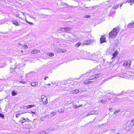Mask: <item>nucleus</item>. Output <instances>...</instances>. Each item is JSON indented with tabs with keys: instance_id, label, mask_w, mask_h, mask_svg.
<instances>
[{
	"instance_id": "nucleus-1",
	"label": "nucleus",
	"mask_w": 134,
	"mask_h": 134,
	"mask_svg": "<svg viewBox=\"0 0 134 134\" xmlns=\"http://www.w3.org/2000/svg\"><path fill=\"white\" fill-rule=\"evenodd\" d=\"M120 31L119 28L114 29L109 33V37L110 38H113L118 35Z\"/></svg>"
},
{
	"instance_id": "nucleus-2",
	"label": "nucleus",
	"mask_w": 134,
	"mask_h": 134,
	"mask_svg": "<svg viewBox=\"0 0 134 134\" xmlns=\"http://www.w3.org/2000/svg\"><path fill=\"white\" fill-rule=\"evenodd\" d=\"M98 110H92L91 111L88 112L87 114L85 115L84 116V117H86L92 115H96L98 114Z\"/></svg>"
},
{
	"instance_id": "nucleus-3",
	"label": "nucleus",
	"mask_w": 134,
	"mask_h": 134,
	"mask_svg": "<svg viewBox=\"0 0 134 134\" xmlns=\"http://www.w3.org/2000/svg\"><path fill=\"white\" fill-rule=\"evenodd\" d=\"M41 98L42 101L44 104H46L48 103L47 98L46 96L42 95L41 96Z\"/></svg>"
},
{
	"instance_id": "nucleus-4",
	"label": "nucleus",
	"mask_w": 134,
	"mask_h": 134,
	"mask_svg": "<svg viewBox=\"0 0 134 134\" xmlns=\"http://www.w3.org/2000/svg\"><path fill=\"white\" fill-rule=\"evenodd\" d=\"M131 63L130 61H125L123 63V65L125 67L129 68L130 67Z\"/></svg>"
},
{
	"instance_id": "nucleus-5",
	"label": "nucleus",
	"mask_w": 134,
	"mask_h": 134,
	"mask_svg": "<svg viewBox=\"0 0 134 134\" xmlns=\"http://www.w3.org/2000/svg\"><path fill=\"white\" fill-rule=\"evenodd\" d=\"M55 51L56 52L59 53H65L66 52L65 49H62L59 48H56L55 49Z\"/></svg>"
},
{
	"instance_id": "nucleus-6",
	"label": "nucleus",
	"mask_w": 134,
	"mask_h": 134,
	"mask_svg": "<svg viewBox=\"0 0 134 134\" xmlns=\"http://www.w3.org/2000/svg\"><path fill=\"white\" fill-rule=\"evenodd\" d=\"M91 41L90 40H87L83 43H82V44L83 46L84 45H89L91 44Z\"/></svg>"
},
{
	"instance_id": "nucleus-7",
	"label": "nucleus",
	"mask_w": 134,
	"mask_h": 134,
	"mask_svg": "<svg viewBox=\"0 0 134 134\" xmlns=\"http://www.w3.org/2000/svg\"><path fill=\"white\" fill-rule=\"evenodd\" d=\"M35 107V105L34 104H32L30 105H25V108L26 109L30 108L32 107Z\"/></svg>"
},
{
	"instance_id": "nucleus-8",
	"label": "nucleus",
	"mask_w": 134,
	"mask_h": 134,
	"mask_svg": "<svg viewBox=\"0 0 134 134\" xmlns=\"http://www.w3.org/2000/svg\"><path fill=\"white\" fill-rule=\"evenodd\" d=\"M105 37L104 36H102L100 39V42L101 43H102L105 42Z\"/></svg>"
},
{
	"instance_id": "nucleus-9",
	"label": "nucleus",
	"mask_w": 134,
	"mask_h": 134,
	"mask_svg": "<svg viewBox=\"0 0 134 134\" xmlns=\"http://www.w3.org/2000/svg\"><path fill=\"white\" fill-rule=\"evenodd\" d=\"M40 52L36 49H35L33 51L31 52L32 54L39 53H40Z\"/></svg>"
},
{
	"instance_id": "nucleus-10",
	"label": "nucleus",
	"mask_w": 134,
	"mask_h": 134,
	"mask_svg": "<svg viewBox=\"0 0 134 134\" xmlns=\"http://www.w3.org/2000/svg\"><path fill=\"white\" fill-rule=\"evenodd\" d=\"M134 27V22L133 23H130L127 25L128 28H130Z\"/></svg>"
},
{
	"instance_id": "nucleus-11",
	"label": "nucleus",
	"mask_w": 134,
	"mask_h": 134,
	"mask_svg": "<svg viewBox=\"0 0 134 134\" xmlns=\"http://www.w3.org/2000/svg\"><path fill=\"white\" fill-rule=\"evenodd\" d=\"M12 23L16 26H19L20 25L17 21L15 20H13L12 21Z\"/></svg>"
},
{
	"instance_id": "nucleus-12",
	"label": "nucleus",
	"mask_w": 134,
	"mask_h": 134,
	"mask_svg": "<svg viewBox=\"0 0 134 134\" xmlns=\"http://www.w3.org/2000/svg\"><path fill=\"white\" fill-rule=\"evenodd\" d=\"M31 85L33 87H36L37 86L38 83L37 82H32L31 83Z\"/></svg>"
},
{
	"instance_id": "nucleus-13",
	"label": "nucleus",
	"mask_w": 134,
	"mask_h": 134,
	"mask_svg": "<svg viewBox=\"0 0 134 134\" xmlns=\"http://www.w3.org/2000/svg\"><path fill=\"white\" fill-rule=\"evenodd\" d=\"M64 110L63 108L60 109L58 111V112H59L60 114H62L63 113L64 111Z\"/></svg>"
},
{
	"instance_id": "nucleus-14",
	"label": "nucleus",
	"mask_w": 134,
	"mask_h": 134,
	"mask_svg": "<svg viewBox=\"0 0 134 134\" xmlns=\"http://www.w3.org/2000/svg\"><path fill=\"white\" fill-rule=\"evenodd\" d=\"M60 30V31L63 32H66V28H62L60 27L59 29Z\"/></svg>"
},
{
	"instance_id": "nucleus-15",
	"label": "nucleus",
	"mask_w": 134,
	"mask_h": 134,
	"mask_svg": "<svg viewBox=\"0 0 134 134\" xmlns=\"http://www.w3.org/2000/svg\"><path fill=\"white\" fill-rule=\"evenodd\" d=\"M118 52L117 51H116L113 54V57L112 58V59L115 58L118 54Z\"/></svg>"
},
{
	"instance_id": "nucleus-16",
	"label": "nucleus",
	"mask_w": 134,
	"mask_h": 134,
	"mask_svg": "<svg viewBox=\"0 0 134 134\" xmlns=\"http://www.w3.org/2000/svg\"><path fill=\"white\" fill-rule=\"evenodd\" d=\"M26 121V119L23 118H21L20 119V121L23 123Z\"/></svg>"
},
{
	"instance_id": "nucleus-17",
	"label": "nucleus",
	"mask_w": 134,
	"mask_h": 134,
	"mask_svg": "<svg viewBox=\"0 0 134 134\" xmlns=\"http://www.w3.org/2000/svg\"><path fill=\"white\" fill-rule=\"evenodd\" d=\"M67 38L68 39L69 41L71 42H74V40L73 39L72 36L71 37L69 36L68 37H67Z\"/></svg>"
},
{
	"instance_id": "nucleus-18",
	"label": "nucleus",
	"mask_w": 134,
	"mask_h": 134,
	"mask_svg": "<svg viewBox=\"0 0 134 134\" xmlns=\"http://www.w3.org/2000/svg\"><path fill=\"white\" fill-rule=\"evenodd\" d=\"M15 69L10 68V72L11 73H13V74H15V73L16 72L15 70Z\"/></svg>"
},
{
	"instance_id": "nucleus-19",
	"label": "nucleus",
	"mask_w": 134,
	"mask_h": 134,
	"mask_svg": "<svg viewBox=\"0 0 134 134\" xmlns=\"http://www.w3.org/2000/svg\"><path fill=\"white\" fill-rule=\"evenodd\" d=\"M79 91L78 90H73L71 92L72 93H79Z\"/></svg>"
},
{
	"instance_id": "nucleus-20",
	"label": "nucleus",
	"mask_w": 134,
	"mask_h": 134,
	"mask_svg": "<svg viewBox=\"0 0 134 134\" xmlns=\"http://www.w3.org/2000/svg\"><path fill=\"white\" fill-rule=\"evenodd\" d=\"M82 105H79V106H77L75 104H72V105L73 107L74 108H77L78 107H80Z\"/></svg>"
},
{
	"instance_id": "nucleus-21",
	"label": "nucleus",
	"mask_w": 134,
	"mask_h": 134,
	"mask_svg": "<svg viewBox=\"0 0 134 134\" xmlns=\"http://www.w3.org/2000/svg\"><path fill=\"white\" fill-rule=\"evenodd\" d=\"M12 96H15L17 94V93L16 91L15 92L14 91H13L12 92Z\"/></svg>"
},
{
	"instance_id": "nucleus-22",
	"label": "nucleus",
	"mask_w": 134,
	"mask_h": 134,
	"mask_svg": "<svg viewBox=\"0 0 134 134\" xmlns=\"http://www.w3.org/2000/svg\"><path fill=\"white\" fill-rule=\"evenodd\" d=\"M127 2L129 3H131L130 5H131L134 3V0H128Z\"/></svg>"
},
{
	"instance_id": "nucleus-23",
	"label": "nucleus",
	"mask_w": 134,
	"mask_h": 134,
	"mask_svg": "<svg viewBox=\"0 0 134 134\" xmlns=\"http://www.w3.org/2000/svg\"><path fill=\"white\" fill-rule=\"evenodd\" d=\"M47 55H48L50 57H52L54 55V54L52 53H47Z\"/></svg>"
},
{
	"instance_id": "nucleus-24",
	"label": "nucleus",
	"mask_w": 134,
	"mask_h": 134,
	"mask_svg": "<svg viewBox=\"0 0 134 134\" xmlns=\"http://www.w3.org/2000/svg\"><path fill=\"white\" fill-rule=\"evenodd\" d=\"M81 44V43L80 42H79L77 44H75V46L76 47H78L79 46H80Z\"/></svg>"
},
{
	"instance_id": "nucleus-25",
	"label": "nucleus",
	"mask_w": 134,
	"mask_h": 134,
	"mask_svg": "<svg viewBox=\"0 0 134 134\" xmlns=\"http://www.w3.org/2000/svg\"><path fill=\"white\" fill-rule=\"evenodd\" d=\"M56 114H57L56 112H53L51 113V116H53L54 115Z\"/></svg>"
},
{
	"instance_id": "nucleus-26",
	"label": "nucleus",
	"mask_w": 134,
	"mask_h": 134,
	"mask_svg": "<svg viewBox=\"0 0 134 134\" xmlns=\"http://www.w3.org/2000/svg\"><path fill=\"white\" fill-rule=\"evenodd\" d=\"M71 30V29L69 28H66V32H68L70 31V30Z\"/></svg>"
},
{
	"instance_id": "nucleus-27",
	"label": "nucleus",
	"mask_w": 134,
	"mask_h": 134,
	"mask_svg": "<svg viewBox=\"0 0 134 134\" xmlns=\"http://www.w3.org/2000/svg\"><path fill=\"white\" fill-rule=\"evenodd\" d=\"M73 39L74 40V42L76 41L77 40V37L72 36Z\"/></svg>"
},
{
	"instance_id": "nucleus-28",
	"label": "nucleus",
	"mask_w": 134,
	"mask_h": 134,
	"mask_svg": "<svg viewBox=\"0 0 134 134\" xmlns=\"http://www.w3.org/2000/svg\"><path fill=\"white\" fill-rule=\"evenodd\" d=\"M22 47H24V48L26 49L28 48V47L27 45L24 44L22 45Z\"/></svg>"
},
{
	"instance_id": "nucleus-29",
	"label": "nucleus",
	"mask_w": 134,
	"mask_h": 134,
	"mask_svg": "<svg viewBox=\"0 0 134 134\" xmlns=\"http://www.w3.org/2000/svg\"><path fill=\"white\" fill-rule=\"evenodd\" d=\"M120 111V110H117L116 111L114 112L113 114L114 115H116V114H117L118 112H119Z\"/></svg>"
},
{
	"instance_id": "nucleus-30",
	"label": "nucleus",
	"mask_w": 134,
	"mask_h": 134,
	"mask_svg": "<svg viewBox=\"0 0 134 134\" xmlns=\"http://www.w3.org/2000/svg\"><path fill=\"white\" fill-rule=\"evenodd\" d=\"M95 76L94 75L93 76L91 77H90V80H93L95 79Z\"/></svg>"
},
{
	"instance_id": "nucleus-31",
	"label": "nucleus",
	"mask_w": 134,
	"mask_h": 134,
	"mask_svg": "<svg viewBox=\"0 0 134 134\" xmlns=\"http://www.w3.org/2000/svg\"><path fill=\"white\" fill-rule=\"evenodd\" d=\"M116 100V99L115 98H113L110 99L111 101L112 102H114Z\"/></svg>"
},
{
	"instance_id": "nucleus-32",
	"label": "nucleus",
	"mask_w": 134,
	"mask_h": 134,
	"mask_svg": "<svg viewBox=\"0 0 134 134\" xmlns=\"http://www.w3.org/2000/svg\"><path fill=\"white\" fill-rule=\"evenodd\" d=\"M119 5L118 4V5H116L115 6L113 7V9H116L119 6Z\"/></svg>"
},
{
	"instance_id": "nucleus-33",
	"label": "nucleus",
	"mask_w": 134,
	"mask_h": 134,
	"mask_svg": "<svg viewBox=\"0 0 134 134\" xmlns=\"http://www.w3.org/2000/svg\"><path fill=\"white\" fill-rule=\"evenodd\" d=\"M54 129L53 128H49L47 129V131H48L49 132L50 131H53Z\"/></svg>"
},
{
	"instance_id": "nucleus-34",
	"label": "nucleus",
	"mask_w": 134,
	"mask_h": 134,
	"mask_svg": "<svg viewBox=\"0 0 134 134\" xmlns=\"http://www.w3.org/2000/svg\"><path fill=\"white\" fill-rule=\"evenodd\" d=\"M94 76H95V79H97L99 76V74H97L95 75Z\"/></svg>"
},
{
	"instance_id": "nucleus-35",
	"label": "nucleus",
	"mask_w": 134,
	"mask_h": 134,
	"mask_svg": "<svg viewBox=\"0 0 134 134\" xmlns=\"http://www.w3.org/2000/svg\"><path fill=\"white\" fill-rule=\"evenodd\" d=\"M90 16L89 15H85L84 17L86 18H90Z\"/></svg>"
},
{
	"instance_id": "nucleus-36",
	"label": "nucleus",
	"mask_w": 134,
	"mask_h": 134,
	"mask_svg": "<svg viewBox=\"0 0 134 134\" xmlns=\"http://www.w3.org/2000/svg\"><path fill=\"white\" fill-rule=\"evenodd\" d=\"M0 117L3 118L4 117V116L3 114L0 113Z\"/></svg>"
},
{
	"instance_id": "nucleus-37",
	"label": "nucleus",
	"mask_w": 134,
	"mask_h": 134,
	"mask_svg": "<svg viewBox=\"0 0 134 134\" xmlns=\"http://www.w3.org/2000/svg\"><path fill=\"white\" fill-rule=\"evenodd\" d=\"M19 82L20 83H22L23 84H24V83H26V82L24 81H20Z\"/></svg>"
},
{
	"instance_id": "nucleus-38",
	"label": "nucleus",
	"mask_w": 134,
	"mask_h": 134,
	"mask_svg": "<svg viewBox=\"0 0 134 134\" xmlns=\"http://www.w3.org/2000/svg\"><path fill=\"white\" fill-rule=\"evenodd\" d=\"M20 114H20V113L18 114H17L16 116V118H17L18 117H19V116Z\"/></svg>"
},
{
	"instance_id": "nucleus-39",
	"label": "nucleus",
	"mask_w": 134,
	"mask_h": 134,
	"mask_svg": "<svg viewBox=\"0 0 134 134\" xmlns=\"http://www.w3.org/2000/svg\"><path fill=\"white\" fill-rule=\"evenodd\" d=\"M105 101L104 100H102L100 102L101 103H105Z\"/></svg>"
},
{
	"instance_id": "nucleus-40",
	"label": "nucleus",
	"mask_w": 134,
	"mask_h": 134,
	"mask_svg": "<svg viewBox=\"0 0 134 134\" xmlns=\"http://www.w3.org/2000/svg\"><path fill=\"white\" fill-rule=\"evenodd\" d=\"M31 112L32 113H33V114H35V115L36 114V112H33L32 111H31Z\"/></svg>"
},
{
	"instance_id": "nucleus-41",
	"label": "nucleus",
	"mask_w": 134,
	"mask_h": 134,
	"mask_svg": "<svg viewBox=\"0 0 134 134\" xmlns=\"http://www.w3.org/2000/svg\"><path fill=\"white\" fill-rule=\"evenodd\" d=\"M92 81H88V82H87V83H89V84H90L91 83H92Z\"/></svg>"
},
{
	"instance_id": "nucleus-42",
	"label": "nucleus",
	"mask_w": 134,
	"mask_h": 134,
	"mask_svg": "<svg viewBox=\"0 0 134 134\" xmlns=\"http://www.w3.org/2000/svg\"><path fill=\"white\" fill-rule=\"evenodd\" d=\"M131 122L132 123L134 122V118L133 119L131 120Z\"/></svg>"
},
{
	"instance_id": "nucleus-43",
	"label": "nucleus",
	"mask_w": 134,
	"mask_h": 134,
	"mask_svg": "<svg viewBox=\"0 0 134 134\" xmlns=\"http://www.w3.org/2000/svg\"><path fill=\"white\" fill-rule=\"evenodd\" d=\"M28 23L30 25H33V24L31 22H28Z\"/></svg>"
},
{
	"instance_id": "nucleus-44",
	"label": "nucleus",
	"mask_w": 134,
	"mask_h": 134,
	"mask_svg": "<svg viewBox=\"0 0 134 134\" xmlns=\"http://www.w3.org/2000/svg\"><path fill=\"white\" fill-rule=\"evenodd\" d=\"M111 78H110L109 79H106L105 80V81H107L109 79H111Z\"/></svg>"
},
{
	"instance_id": "nucleus-45",
	"label": "nucleus",
	"mask_w": 134,
	"mask_h": 134,
	"mask_svg": "<svg viewBox=\"0 0 134 134\" xmlns=\"http://www.w3.org/2000/svg\"><path fill=\"white\" fill-rule=\"evenodd\" d=\"M48 78V77H45L44 78V80H46L47 78Z\"/></svg>"
},
{
	"instance_id": "nucleus-46",
	"label": "nucleus",
	"mask_w": 134,
	"mask_h": 134,
	"mask_svg": "<svg viewBox=\"0 0 134 134\" xmlns=\"http://www.w3.org/2000/svg\"><path fill=\"white\" fill-rule=\"evenodd\" d=\"M26 119L27 122H28L29 121H30V120L28 118H27Z\"/></svg>"
},
{
	"instance_id": "nucleus-47",
	"label": "nucleus",
	"mask_w": 134,
	"mask_h": 134,
	"mask_svg": "<svg viewBox=\"0 0 134 134\" xmlns=\"http://www.w3.org/2000/svg\"><path fill=\"white\" fill-rule=\"evenodd\" d=\"M18 46L22 45L21 44L19 43H18Z\"/></svg>"
},
{
	"instance_id": "nucleus-48",
	"label": "nucleus",
	"mask_w": 134,
	"mask_h": 134,
	"mask_svg": "<svg viewBox=\"0 0 134 134\" xmlns=\"http://www.w3.org/2000/svg\"><path fill=\"white\" fill-rule=\"evenodd\" d=\"M63 44V45H62V47H64V46H65H65H64V44Z\"/></svg>"
},
{
	"instance_id": "nucleus-49",
	"label": "nucleus",
	"mask_w": 134,
	"mask_h": 134,
	"mask_svg": "<svg viewBox=\"0 0 134 134\" xmlns=\"http://www.w3.org/2000/svg\"><path fill=\"white\" fill-rule=\"evenodd\" d=\"M21 77H24V76L23 75V74L21 75Z\"/></svg>"
},
{
	"instance_id": "nucleus-50",
	"label": "nucleus",
	"mask_w": 134,
	"mask_h": 134,
	"mask_svg": "<svg viewBox=\"0 0 134 134\" xmlns=\"http://www.w3.org/2000/svg\"><path fill=\"white\" fill-rule=\"evenodd\" d=\"M5 66V65H4L2 66H1V67H0V68H2V67H4V66Z\"/></svg>"
},
{
	"instance_id": "nucleus-51",
	"label": "nucleus",
	"mask_w": 134,
	"mask_h": 134,
	"mask_svg": "<svg viewBox=\"0 0 134 134\" xmlns=\"http://www.w3.org/2000/svg\"><path fill=\"white\" fill-rule=\"evenodd\" d=\"M26 113L25 112L24 113H21L20 114H23L24 113Z\"/></svg>"
},
{
	"instance_id": "nucleus-52",
	"label": "nucleus",
	"mask_w": 134,
	"mask_h": 134,
	"mask_svg": "<svg viewBox=\"0 0 134 134\" xmlns=\"http://www.w3.org/2000/svg\"><path fill=\"white\" fill-rule=\"evenodd\" d=\"M26 22L27 23H28V22H29V21H28L27 20H26Z\"/></svg>"
},
{
	"instance_id": "nucleus-53",
	"label": "nucleus",
	"mask_w": 134,
	"mask_h": 134,
	"mask_svg": "<svg viewBox=\"0 0 134 134\" xmlns=\"http://www.w3.org/2000/svg\"><path fill=\"white\" fill-rule=\"evenodd\" d=\"M47 85H48V86H49V85H50V84H49H49H47Z\"/></svg>"
},
{
	"instance_id": "nucleus-54",
	"label": "nucleus",
	"mask_w": 134,
	"mask_h": 134,
	"mask_svg": "<svg viewBox=\"0 0 134 134\" xmlns=\"http://www.w3.org/2000/svg\"><path fill=\"white\" fill-rule=\"evenodd\" d=\"M131 126H133V124H132V125H131Z\"/></svg>"
},
{
	"instance_id": "nucleus-55",
	"label": "nucleus",
	"mask_w": 134,
	"mask_h": 134,
	"mask_svg": "<svg viewBox=\"0 0 134 134\" xmlns=\"http://www.w3.org/2000/svg\"><path fill=\"white\" fill-rule=\"evenodd\" d=\"M122 4H121L120 5V7H121L122 6Z\"/></svg>"
},
{
	"instance_id": "nucleus-56",
	"label": "nucleus",
	"mask_w": 134,
	"mask_h": 134,
	"mask_svg": "<svg viewBox=\"0 0 134 134\" xmlns=\"http://www.w3.org/2000/svg\"><path fill=\"white\" fill-rule=\"evenodd\" d=\"M93 60V61H96V60L95 59H94V60Z\"/></svg>"
},
{
	"instance_id": "nucleus-57",
	"label": "nucleus",
	"mask_w": 134,
	"mask_h": 134,
	"mask_svg": "<svg viewBox=\"0 0 134 134\" xmlns=\"http://www.w3.org/2000/svg\"><path fill=\"white\" fill-rule=\"evenodd\" d=\"M111 108H110L109 109L110 110H111Z\"/></svg>"
},
{
	"instance_id": "nucleus-58",
	"label": "nucleus",
	"mask_w": 134,
	"mask_h": 134,
	"mask_svg": "<svg viewBox=\"0 0 134 134\" xmlns=\"http://www.w3.org/2000/svg\"><path fill=\"white\" fill-rule=\"evenodd\" d=\"M21 52H23V51L22 50V51H21Z\"/></svg>"
},
{
	"instance_id": "nucleus-59",
	"label": "nucleus",
	"mask_w": 134,
	"mask_h": 134,
	"mask_svg": "<svg viewBox=\"0 0 134 134\" xmlns=\"http://www.w3.org/2000/svg\"><path fill=\"white\" fill-rule=\"evenodd\" d=\"M16 16H18V15H16Z\"/></svg>"
},
{
	"instance_id": "nucleus-60",
	"label": "nucleus",
	"mask_w": 134,
	"mask_h": 134,
	"mask_svg": "<svg viewBox=\"0 0 134 134\" xmlns=\"http://www.w3.org/2000/svg\"><path fill=\"white\" fill-rule=\"evenodd\" d=\"M16 16H18V15H16Z\"/></svg>"
},
{
	"instance_id": "nucleus-61",
	"label": "nucleus",
	"mask_w": 134,
	"mask_h": 134,
	"mask_svg": "<svg viewBox=\"0 0 134 134\" xmlns=\"http://www.w3.org/2000/svg\"><path fill=\"white\" fill-rule=\"evenodd\" d=\"M84 83V84H85V82Z\"/></svg>"
}]
</instances>
